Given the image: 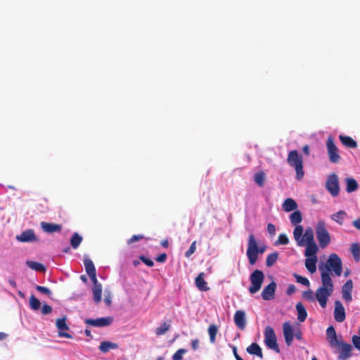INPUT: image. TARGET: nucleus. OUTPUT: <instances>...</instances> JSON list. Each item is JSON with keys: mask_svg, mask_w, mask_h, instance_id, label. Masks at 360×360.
I'll list each match as a JSON object with an SVG mask.
<instances>
[{"mask_svg": "<svg viewBox=\"0 0 360 360\" xmlns=\"http://www.w3.org/2000/svg\"><path fill=\"white\" fill-rule=\"evenodd\" d=\"M139 258L148 266L151 267L154 265L153 261L146 257L141 256Z\"/></svg>", "mask_w": 360, "mask_h": 360, "instance_id": "obj_52", "label": "nucleus"}, {"mask_svg": "<svg viewBox=\"0 0 360 360\" xmlns=\"http://www.w3.org/2000/svg\"><path fill=\"white\" fill-rule=\"evenodd\" d=\"M352 342L354 346L360 350V336L354 335L352 337Z\"/></svg>", "mask_w": 360, "mask_h": 360, "instance_id": "obj_53", "label": "nucleus"}, {"mask_svg": "<svg viewBox=\"0 0 360 360\" xmlns=\"http://www.w3.org/2000/svg\"><path fill=\"white\" fill-rule=\"evenodd\" d=\"M354 226L358 230H360V219H357L353 221Z\"/></svg>", "mask_w": 360, "mask_h": 360, "instance_id": "obj_58", "label": "nucleus"}, {"mask_svg": "<svg viewBox=\"0 0 360 360\" xmlns=\"http://www.w3.org/2000/svg\"><path fill=\"white\" fill-rule=\"evenodd\" d=\"M296 309L297 311V319L300 322H303L305 321L307 313L306 311V309L303 306V304L301 302H298L296 304Z\"/></svg>", "mask_w": 360, "mask_h": 360, "instance_id": "obj_31", "label": "nucleus"}, {"mask_svg": "<svg viewBox=\"0 0 360 360\" xmlns=\"http://www.w3.org/2000/svg\"><path fill=\"white\" fill-rule=\"evenodd\" d=\"M94 286L92 288L93 295H94V301L96 304H98L101 301L102 297V285L101 283L96 281L93 282Z\"/></svg>", "mask_w": 360, "mask_h": 360, "instance_id": "obj_23", "label": "nucleus"}, {"mask_svg": "<svg viewBox=\"0 0 360 360\" xmlns=\"http://www.w3.org/2000/svg\"><path fill=\"white\" fill-rule=\"evenodd\" d=\"M84 333H85V335L87 337H91V331L89 329H86L85 331H84Z\"/></svg>", "mask_w": 360, "mask_h": 360, "instance_id": "obj_64", "label": "nucleus"}, {"mask_svg": "<svg viewBox=\"0 0 360 360\" xmlns=\"http://www.w3.org/2000/svg\"><path fill=\"white\" fill-rule=\"evenodd\" d=\"M306 250L304 251V256L307 257H314L319 251V247L315 242L306 243Z\"/></svg>", "mask_w": 360, "mask_h": 360, "instance_id": "obj_25", "label": "nucleus"}, {"mask_svg": "<svg viewBox=\"0 0 360 360\" xmlns=\"http://www.w3.org/2000/svg\"><path fill=\"white\" fill-rule=\"evenodd\" d=\"M36 289L41 292V293H44L45 295H50L51 294V290L46 288V287H44V286H41V285H37L36 286Z\"/></svg>", "mask_w": 360, "mask_h": 360, "instance_id": "obj_49", "label": "nucleus"}, {"mask_svg": "<svg viewBox=\"0 0 360 360\" xmlns=\"http://www.w3.org/2000/svg\"><path fill=\"white\" fill-rule=\"evenodd\" d=\"M264 280V274L262 271L259 269L253 271L250 276V286L248 289L250 293L257 292L261 289Z\"/></svg>", "mask_w": 360, "mask_h": 360, "instance_id": "obj_6", "label": "nucleus"}, {"mask_svg": "<svg viewBox=\"0 0 360 360\" xmlns=\"http://www.w3.org/2000/svg\"><path fill=\"white\" fill-rule=\"evenodd\" d=\"M353 283L352 280H348L342 288V297L346 302L352 301V291Z\"/></svg>", "mask_w": 360, "mask_h": 360, "instance_id": "obj_19", "label": "nucleus"}, {"mask_svg": "<svg viewBox=\"0 0 360 360\" xmlns=\"http://www.w3.org/2000/svg\"><path fill=\"white\" fill-rule=\"evenodd\" d=\"M327 339L328 340L330 346L335 347L338 344L340 340H342V335L338 336L333 326H329L326 330Z\"/></svg>", "mask_w": 360, "mask_h": 360, "instance_id": "obj_16", "label": "nucleus"}, {"mask_svg": "<svg viewBox=\"0 0 360 360\" xmlns=\"http://www.w3.org/2000/svg\"><path fill=\"white\" fill-rule=\"evenodd\" d=\"M287 161L290 167L295 168L296 178L297 179H302L304 174L302 155L299 154L297 150H291L288 153Z\"/></svg>", "mask_w": 360, "mask_h": 360, "instance_id": "obj_4", "label": "nucleus"}, {"mask_svg": "<svg viewBox=\"0 0 360 360\" xmlns=\"http://www.w3.org/2000/svg\"><path fill=\"white\" fill-rule=\"evenodd\" d=\"M56 327L59 330L58 336L71 339L72 336L65 331L69 330V326L66 323V317L58 319L56 322Z\"/></svg>", "mask_w": 360, "mask_h": 360, "instance_id": "obj_13", "label": "nucleus"}, {"mask_svg": "<svg viewBox=\"0 0 360 360\" xmlns=\"http://www.w3.org/2000/svg\"><path fill=\"white\" fill-rule=\"evenodd\" d=\"M191 347L193 350H197L199 347V340L198 339L192 340Z\"/></svg>", "mask_w": 360, "mask_h": 360, "instance_id": "obj_57", "label": "nucleus"}, {"mask_svg": "<svg viewBox=\"0 0 360 360\" xmlns=\"http://www.w3.org/2000/svg\"><path fill=\"white\" fill-rule=\"evenodd\" d=\"M169 328H170V324L168 323L164 322L161 324V326L160 327H158L155 328V334L158 336L162 335L165 334L169 330Z\"/></svg>", "mask_w": 360, "mask_h": 360, "instance_id": "obj_41", "label": "nucleus"}, {"mask_svg": "<svg viewBox=\"0 0 360 360\" xmlns=\"http://www.w3.org/2000/svg\"><path fill=\"white\" fill-rule=\"evenodd\" d=\"M289 243L288 236L285 233H281L278 236L276 245H287Z\"/></svg>", "mask_w": 360, "mask_h": 360, "instance_id": "obj_45", "label": "nucleus"}, {"mask_svg": "<svg viewBox=\"0 0 360 360\" xmlns=\"http://www.w3.org/2000/svg\"><path fill=\"white\" fill-rule=\"evenodd\" d=\"M316 238L321 248H326L330 243L331 238L328 231L326 223L323 220L318 221L315 228Z\"/></svg>", "mask_w": 360, "mask_h": 360, "instance_id": "obj_5", "label": "nucleus"}, {"mask_svg": "<svg viewBox=\"0 0 360 360\" xmlns=\"http://www.w3.org/2000/svg\"><path fill=\"white\" fill-rule=\"evenodd\" d=\"M8 282H9L10 285H12L13 288H16V283L14 280L9 279Z\"/></svg>", "mask_w": 360, "mask_h": 360, "instance_id": "obj_62", "label": "nucleus"}, {"mask_svg": "<svg viewBox=\"0 0 360 360\" xmlns=\"http://www.w3.org/2000/svg\"><path fill=\"white\" fill-rule=\"evenodd\" d=\"M246 351L251 355H256L258 357L262 359L263 354L260 346L255 342L252 343L250 346L246 348Z\"/></svg>", "mask_w": 360, "mask_h": 360, "instance_id": "obj_27", "label": "nucleus"}, {"mask_svg": "<svg viewBox=\"0 0 360 360\" xmlns=\"http://www.w3.org/2000/svg\"><path fill=\"white\" fill-rule=\"evenodd\" d=\"M17 238L21 242H32L37 240V237L32 229H28L22 231L20 236H18Z\"/></svg>", "mask_w": 360, "mask_h": 360, "instance_id": "obj_22", "label": "nucleus"}, {"mask_svg": "<svg viewBox=\"0 0 360 360\" xmlns=\"http://www.w3.org/2000/svg\"><path fill=\"white\" fill-rule=\"evenodd\" d=\"M290 220L293 225L300 224L302 220V212L300 210H295L290 215Z\"/></svg>", "mask_w": 360, "mask_h": 360, "instance_id": "obj_35", "label": "nucleus"}, {"mask_svg": "<svg viewBox=\"0 0 360 360\" xmlns=\"http://www.w3.org/2000/svg\"><path fill=\"white\" fill-rule=\"evenodd\" d=\"M41 229L48 233H53L55 232H60L62 229V226L58 224L48 223L42 221L40 224Z\"/></svg>", "mask_w": 360, "mask_h": 360, "instance_id": "obj_20", "label": "nucleus"}, {"mask_svg": "<svg viewBox=\"0 0 360 360\" xmlns=\"http://www.w3.org/2000/svg\"><path fill=\"white\" fill-rule=\"evenodd\" d=\"M161 245H162L164 248H167V247H168V245H169V243H168V241H167V240H165L162 241Z\"/></svg>", "mask_w": 360, "mask_h": 360, "instance_id": "obj_63", "label": "nucleus"}, {"mask_svg": "<svg viewBox=\"0 0 360 360\" xmlns=\"http://www.w3.org/2000/svg\"><path fill=\"white\" fill-rule=\"evenodd\" d=\"M295 290H296V288H295V285L290 284V285H288V288L287 289L286 293L288 295H290L293 294L295 292Z\"/></svg>", "mask_w": 360, "mask_h": 360, "instance_id": "obj_56", "label": "nucleus"}, {"mask_svg": "<svg viewBox=\"0 0 360 360\" xmlns=\"http://www.w3.org/2000/svg\"><path fill=\"white\" fill-rule=\"evenodd\" d=\"M195 250H196V241H193L191 243L189 249L186 252L185 256L186 257H189L191 255H193L195 252Z\"/></svg>", "mask_w": 360, "mask_h": 360, "instance_id": "obj_48", "label": "nucleus"}, {"mask_svg": "<svg viewBox=\"0 0 360 360\" xmlns=\"http://www.w3.org/2000/svg\"><path fill=\"white\" fill-rule=\"evenodd\" d=\"M113 321L112 316L101 317L96 319H86L84 323L94 327H105L110 326Z\"/></svg>", "mask_w": 360, "mask_h": 360, "instance_id": "obj_12", "label": "nucleus"}, {"mask_svg": "<svg viewBox=\"0 0 360 360\" xmlns=\"http://www.w3.org/2000/svg\"><path fill=\"white\" fill-rule=\"evenodd\" d=\"M302 151L303 153L307 155H309V147L308 145H305L303 148H302Z\"/></svg>", "mask_w": 360, "mask_h": 360, "instance_id": "obj_60", "label": "nucleus"}, {"mask_svg": "<svg viewBox=\"0 0 360 360\" xmlns=\"http://www.w3.org/2000/svg\"><path fill=\"white\" fill-rule=\"evenodd\" d=\"M283 331L285 343L288 346H290L293 341L294 336L296 339L300 340L302 338V332L298 330L294 333L293 329L289 322H285L283 324Z\"/></svg>", "mask_w": 360, "mask_h": 360, "instance_id": "obj_8", "label": "nucleus"}, {"mask_svg": "<svg viewBox=\"0 0 360 360\" xmlns=\"http://www.w3.org/2000/svg\"><path fill=\"white\" fill-rule=\"evenodd\" d=\"M51 311H52V307L50 305H49L47 304H43L42 308H41V314H42L47 315V314H50Z\"/></svg>", "mask_w": 360, "mask_h": 360, "instance_id": "obj_50", "label": "nucleus"}, {"mask_svg": "<svg viewBox=\"0 0 360 360\" xmlns=\"http://www.w3.org/2000/svg\"><path fill=\"white\" fill-rule=\"evenodd\" d=\"M264 180H265V174L264 172L261 171V172H257L255 174L254 181L259 187L264 186Z\"/></svg>", "mask_w": 360, "mask_h": 360, "instance_id": "obj_40", "label": "nucleus"}, {"mask_svg": "<svg viewBox=\"0 0 360 360\" xmlns=\"http://www.w3.org/2000/svg\"><path fill=\"white\" fill-rule=\"evenodd\" d=\"M166 259H167V254L166 253L160 254L159 256H158L155 258V260L158 262H160V263L165 262L166 261Z\"/></svg>", "mask_w": 360, "mask_h": 360, "instance_id": "obj_55", "label": "nucleus"}, {"mask_svg": "<svg viewBox=\"0 0 360 360\" xmlns=\"http://www.w3.org/2000/svg\"><path fill=\"white\" fill-rule=\"evenodd\" d=\"M319 269L321 271V278H323V274L330 276V271H333L336 276H340L342 271V260L337 254H330L325 264L319 265Z\"/></svg>", "mask_w": 360, "mask_h": 360, "instance_id": "obj_2", "label": "nucleus"}, {"mask_svg": "<svg viewBox=\"0 0 360 360\" xmlns=\"http://www.w3.org/2000/svg\"><path fill=\"white\" fill-rule=\"evenodd\" d=\"M333 347L340 350L338 358L341 360H346L352 356V345L349 343L344 342L342 340H340L338 344Z\"/></svg>", "mask_w": 360, "mask_h": 360, "instance_id": "obj_11", "label": "nucleus"}, {"mask_svg": "<svg viewBox=\"0 0 360 360\" xmlns=\"http://www.w3.org/2000/svg\"><path fill=\"white\" fill-rule=\"evenodd\" d=\"M317 259L316 256H314V257H307L305 259V266L311 274H314L316 271Z\"/></svg>", "mask_w": 360, "mask_h": 360, "instance_id": "obj_28", "label": "nucleus"}, {"mask_svg": "<svg viewBox=\"0 0 360 360\" xmlns=\"http://www.w3.org/2000/svg\"><path fill=\"white\" fill-rule=\"evenodd\" d=\"M302 239L304 240L305 244L315 242L314 231L311 227H308L306 229L303 234Z\"/></svg>", "mask_w": 360, "mask_h": 360, "instance_id": "obj_34", "label": "nucleus"}, {"mask_svg": "<svg viewBox=\"0 0 360 360\" xmlns=\"http://www.w3.org/2000/svg\"><path fill=\"white\" fill-rule=\"evenodd\" d=\"M347 187L346 191L347 193H352L358 188V184L353 178H346L345 179Z\"/></svg>", "mask_w": 360, "mask_h": 360, "instance_id": "obj_32", "label": "nucleus"}, {"mask_svg": "<svg viewBox=\"0 0 360 360\" xmlns=\"http://www.w3.org/2000/svg\"><path fill=\"white\" fill-rule=\"evenodd\" d=\"M30 306L32 310L37 311L40 308L41 302L34 295H32L30 297Z\"/></svg>", "mask_w": 360, "mask_h": 360, "instance_id": "obj_43", "label": "nucleus"}, {"mask_svg": "<svg viewBox=\"0 0 360 360\" xmlns=\"http://www.w3.org/2000/svg\"><path fill=\"white\" fill-rule=\"evenodd\" d=\"M186 349H179L172 356V360H182L183 355L186 353Z\"/></svg>", "mask_w": 360, "mask_h": 360, "instance_id": "obj_46", "label": "nucleus"}, {"mask_svg": "<svg viewBox=\"0 0 360 360\" xmlns=\"http://www.w3.org/2000/svg\"><path fill=\"white\" fill-rule=\"evenodd\" d=\"M326 148L329 160L332 163H338L340 160V156L338 153L339 150L335 144L334 140L331 136H328L327 139Z\"/></svg>", "mask_w": 360, "mask_h": 360, "instance_id": "obj_9", "label": "nucleus"}, {"mask_svg": "<svg viewBox=\"0 0 360 360\" xmlns=\"http://www.w3.org/2000/svg\"><path fill=\"white\" fill-rule=\"evenodd\" d=\"M339 139L342 144L346 148H356L357 147L356 141L349 136L340 134L339 136Z\"/></svg>", "mask_w": 360, "mask_h": 360, "instance_id": "obj_24", "label": "nucleus"}, {"mask_svg": "<svg viewBox=\"0 0 360 360\" xmlns=\"http://www.w3.org/2000/svg\"><path fill=\"white\" fill-rule=\"evenodd\" d=\"M143 238V235H141V234L140 235H134L128 240L127 243L131 244V243L139 241Z\"/></svg>", "mask_w": 360, "mask_h": 360, "instance_id": "obj_51", "label": "nucleus"}, {"mask_svg": "<svg viewBox=\"0 0 360 360\" xmlns=\"http://www.w3.org/2000/svg\"><path fill=\"white\" fill-rule=\"evenodd\" d=\"M82 237L79 235L77 233H74L71 239H70V245L72 248L77 249L81 244L82 241Z\"/></svg>", "mask_w": 360, "mask_h": 360, "instance_id": "obj_36", "label": "nucleus"}, {"mask_svg": "<svg viewBox=\"0 0 360 360\" xmlns=\"http://www.w3.org/2000/svg\"><path fill=\"white\" fill-rule=\"evenodd\" d=\"M302 297L309 302L314 301V295L311 290L304 291L302 293Z\"/></svg>", "mask_w": 360, "mask_h": 360, "instance_id": "obj_47", "label": "nucleus"}, {"mask_svg": "<svg viewBox=\"0 0 360 360\" xmlns=\"http://www.w3.org/2000/svg\"><path fill=\"white\" fill-rule=\"evenodd\" d=\"M321 278V286L316 291V298L319 302L322 308H325L327 304L328 297H330L333 291V283L330 276L323 274Z\"/></svg>", "mask_w": 360, "mask_h": 360, "instance_id": "obj_1", "label": "nucleus"}, {"mask_svg": "<svg viewBox=\"0 0 360 360\" xmlns=\"http://www.w3.org/2000/svg\"><path fill=\"white\" fill-rule=\"evenodd\" d=\"M334 318L337 322L342 323L345 320V310L340 300L335 302Z\"/></svg>", "mask_w": 360, "mask_h": 360, "instance_id": "obj_15", "label": "nucleus"}, {"mask_svg": "<svg viewBox=\"0 0 360 360\" xmlns=\"http://www.w3.org/2000/svg\"><path fill=\"white\" fill-rule=\"evenodd\" d=\"M267 231L269 233L271 236L274 235L276 233V227L273 224H268L267 225Z\"/></svg>", "mask_w": 360, "mask_h": 360, "instance_id": "obj_54", "label": "nucleus"}, {"mask_svg": "<svg viewBox=\"0 0 360 360\" xmlns=\"http://www.w3.org/2000/svg\"><path fill=\"white\" fill-rule=\"evenodd\" d=\"M84 266L86 274L92 282L96 281V271L93 262L89 259H84Z\"/></svg>", "mask_w": 360, "mask_h": 360, "instance_id": "obj_18", "label": "nucleus"}, {"mask_svg": "<svg viewBox=\"0 0 360 360\" xmlns=\"http://www.w3.org/2000/svg\"><path fill=\"white\" fill-rule=\"evenodd\" d=\"M297 208V202L292 198H287L283 203V209L285 212H291Z\"/></svg>", "mask_w": 360, "mask_h": 360, "instance_id": "obj_30", "label": "nucleus"}, {"mask_svg": "<svg viewBox=\"0 0 360 360\" xmlns=\"http://www.w3.org/2000/svg\"><path fill=\"white\" fill-rule=\"evenodd\" d=\"M218 332V328L216 325H210L208 328V333L210 335V341L211 343L215 342L216 335Z\"/></svg>", "mask_w": 360, "mask_h": 360, "instance_id": "obj_42", "label": "nucleus"}, {"mask_svg": "<svg viewBox=\"0 0 360 360\" xmlns=\"http://www.w3.org/2000/svg\"><path fill=\"white\" fill-rule=\"evenodd\" d=\"M346 216V212L343 210H340L331 215V219L338 223L340 225L343 224V220Z\"/></svg>", "mask_w": 360, "mask_h": 360, "instance_id": "obj_38", "label": "nucleus"}, {"mask_svg": "<svg viewBox=\"0 0 360 360\" xmlns=\"http://www.w3.org/2000/svg\"><path fill=\"white\" fill-rule=\"evenodd\" d=\"M303 231V227L301 225H297L293 231L294 238L300 247L305 246L304 240L302 239Z\"/></svg>", "mask_w": 360, "mask_h": 360, "instance_id": "obj_21", "label": "nucleus"}, {"mask_svg": "<svg viewBox=\"0 0 360 360\" xmlns=\"http://www.w3.org/2000/svg\"><path fill=\"white\" fill-rule=\"evenodd\" d=\"M118 348V345L117 343H114L109 341H103L101 342L99 346V349L103 353H106L109 352L110 349H116Z\"/></svg>", "mask_w": 360, "mask_h": 360, "instance_id": "obj_29", "label": "nucleus"}, {"mask_svg": "<svg viewBox=\"0 0 360 360\" xmlns=\"http://www.w3.org/2000/svg\"><path fill=\"white\" fill-rule=\"evenodd\" d=\"M264 335L266 346L276 353H279L280 349L277 343V339L274 329L269 326H266L264 329Z\"/></svg>", "mask_w": 360, "mask_h": 360, "instance_id": "obj_7", "label": "nucleus"}, {"mask_svg": "<svg viewBox=\"0 0 360 360\" xmlns=\"http://www.w3.org/2000/svg\"><path fill=\"white\" fill-rule=\"evenodd\" d=\"M236 326L240 330H244L246 326L245 313L243 310H237L233 316Z\"/></svg>", "mask_w": 360, "mask_h": 360, "instance_id": "obj_17", "label": "nucleus"}, {"mask_svg": "<svg viewBox=\"0 0 360 360\" xmlns=\"http://www.w3.org/2000/svg\"><path fill=\"white\" fill-rule=\"evenodd\" d=\"M204 273H200L195 278V283L196 287L201 291H207L210 288L207 286V283L204 279Z\"/></svg>", "mask_w": 360, "mask_h": 360, "instance_id": "obj_26", "label": "nucleus"}, {"mask_svg": "<svg viewBox=\"0 0 360 360\" xmlns=\"http://www.w3.org/2000/svg\"><path fill=\"white\" fill-rule=\"evenodd\" d=\"M104 301L108 306H110L112 303L111 297L110 295L105 296Z\"/></svg>", "mask_w": 360, "mask_h": 360, "instance_id": "obj_59", "label": "nucleus"}, {"mask_svg": "<svg viewBox=\"0 0 360 360\" xmlns=\"http://www.w3.org/2000/svg\"><path fill=\"white\" fill-rule=\"evenodd\" d=\"M326 188L333 197L338 195L340 192L338 177L335 174H331L328 177L326 183Z\"/></svg>", "mask_w": 360, "mask_h": 360, "instance_id": "obj_10", "label": "nucleus"}, {"mask_svg": "<svg viewBox=\"0 0 360 360\" xmlns=\"http://www.w3.org/2000/svg\"><path fill=\"white\" fill-rule=\"evenodd\" d=\"M276 283L271 281L267 285L262 291L261 295L264 300H271L274 298L275 292L276 290Z\"/></svg>", "mask_w": 360, "mask_h": 360, "instance_id": "obj_14", "label": "nucleus"}, {"mask_svg": "<svg viewBox=\"0 0 360 360\" xmlns=\"http://www.w3.org/2000/svg\"><path fill=\"white\" fill-rule=\"evenodd\" d=\"M26 264L30 269L35 270L37 271L44 272L46 271L45 266L42 264L37 262L28 260L26 262Z\"/></svg>", "mask_w": 360, "mask_h": 360, "instance_id": "obj_33", "label": "nucleus"}, {"mask_svg": "<svg viewBox=\"0 0 360 360\" xmlns=\"http://www.w3.org/2000/svg\"><path fill=\"white\" fill-rule=\"evenodd\" d=\"M351 252L354 260L359 262L360 260V245L359 243H353L351 246Z\"/></svg>", "mask_w": 360, "mask_h": 360, "instance_id": "obj_37", "label": "nucleus"}, {"mask_svg": "<svg viewBox=\"0 0 360 360\" xmlns=\"http://www.w3.org/2000/svg\"><path fill=\"white\" fill-rule=\"evenodd\" d=\"M293 276L297 283H301L307 287H309L310 285L309 281L307 278L300 276L297 274H294Z\"/></svg>", "mask_w": 360, "mask_h": 360, "instance_id": "obj_44", "label": "nucleus"}, {"mask_svg": "<svg viewBox=\"0 0 360 360\" xmlns=\"http://www.w3.org/2000/svg\"><path fill=\"white\" fill-rule=\"evenodd\" d=\"M8 335L5 333L0 332V340H3L7 338Z\"/></svg>", "mask_w": 360, "mask_h": 360, "instance_id": "obj_61", "label": "nucleus"}, {"mask_svg": "<svg viewBox=\"0 0 360 360\" xmlns=\"http://www.w3.org/2000/svg\"><path fill=\"white\" fill-rule=\"evenodd\" d=\"M278 253L275 252L267 255L266 259V265L268 267L272 266L278 260Z\"/></svg>", "mask_w": 360, "mask_h": 360, "instance_id": "obj_39", "label": "nucleus"}, {"mask_svg": "<svg viewBox=\"0 0 360 360\" xmlns=\"http://www.w3.org/2000/svg\"><path fill=\"white\" fill-rule=\"evenodd\" d=\"M266 245L258 246L255 237L253 234H250L248 237V243L247 249V257L249 263L254 265L258 258V254H262L266 250Z\"/></svg>", "mask_w": 360, "mask_h": 360, "instance_id": "obj_3", "label": "nucleus"}]
</instances>
